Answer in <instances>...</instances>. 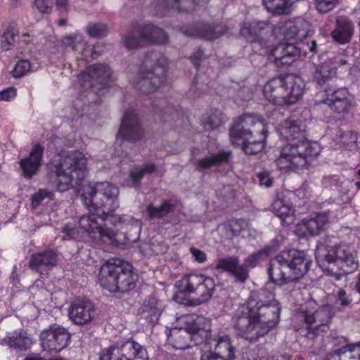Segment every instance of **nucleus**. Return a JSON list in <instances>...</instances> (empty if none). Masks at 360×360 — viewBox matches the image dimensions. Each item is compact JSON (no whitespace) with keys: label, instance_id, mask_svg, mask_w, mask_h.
Masks as SVG:
<instances>
[{"label":"nucleus","instance_id":"nucleus-1","mask_svg":"<svg viewBox=\"0 0 360 360\" xmlns=\"http://www.w3.org/2000/svg\"><path fill=\"white\" fill-rule=\"evenodd\" d=\"M119 189L108 182H97L84 186L81 195L90 214L79 218V224L88 236L98 245L117 246L116 238L119 229L130 226L136 236L131 239L135 241L139 236L141 222L130 215H115L118 208Z\"/></svg>","mask_w":360,"mask_h":360},{"label":"nucleus","instance_id":"nucleus-2","mask_svg":"<svg viewBox=\"0 0 360 360\" xmlns=\"http://www.w3.org/2000/svg\"><path fill=\"white\" fill-rule=\"evenodd\" d=\"M281 309L272 291L262 288L252 292L246 303L236 313V335L250 342L257 340L278 324Z\"/></svg>","mask_w":360,"mask_h":360},{"label":"nucleus","instance_id":"nucleus-3","mask_svg":"<svg viewBox=\"0 0 360 360\" xmlns=\"http://www.w3.org/2000/svg\"><path fill=\"white\" fill-rule=\"evenodd\" d=\"M281 138L286 140L276 165L281 170L292 171L307 168L321 153V146L316 141L305 139V130L297 122L286 120L278 128Z\"/></svg>","mask_w":360,"mask_h":360},{"label":"nucleus","instance_id":"nucleus-4","mask_svg":"<svg viewBox=\"0 0 360 360\" xmlns=\"http://www.w3.org/2000/svg\"><path fill=\"white\" fill-rule=\"evenodd\" d=\"M86 176V158L79 151H61L48 165L46 179L58 192L79 186Z\"/></svg>","mask_w":360,"mask_h":360},{"label":"nucleus","instance_id":"nucleus-5","mask_svg":"<svg viewBox=\"0 0 360 360\" xmlns=\"http://www.w3.org/2000/svg\"><path fill=\"white\" fill-rule=\"evenodd\" d=\"M311 264L312 259L306 251L284 250L270 260L267 268L269 278L279 285L296 282L309 271Z\"/></svg>","mask_w":360,"mask_h":360},{"label":"nucleus","instance_id":"nucleus-6","mask_svg":"<svg viewBox=\"0 0 360 360\" xmlns=\"http://www.w3.org/2000/svg\"><path fill=\"white\" fill-rule=\"evenodd\" d=\"M315 256L319 265L336 280L354 272L359 267L355 251L347 245L328 246L320 244L316 247Z\"/></svg>","mask_w":360,"mask_h":360},{"label":"nucleus","instance_id":"nucleus-7","mask_svg":"<svg viewBox=\"0 0 360 360\" xmlns=\"http://www.w3.org/2000/svg\"><path fill=\"white\" fill-rule=\"evenodd\" d=\"M177 292L174 300L186 306L196 307L207 303L215 290V282L212 277L204 274L184 275L175 283Z\"/></svg>","mask_w":360,"mask_h":360},{"label":"nucleus","instance_id":"nucleus-8","mask_svg":"<svg viewBox=\"0 0 360 360\" xmlns=\"http://www.w3.org/2000/svg\"><path fill=\"white\" fill-rule=\"evenodd\" d=\"M304 87V82L299 76H279L269 79L264 84L263 94L274 105H288L301 99Z\"/></svg>","mask_w":360,"mask_h":360},{"label":"nucleus","instance_id":"nucleus-9","mask_svg":"<svg viewBox=\"0 0 360 360\" xmlns=\"http://www.w3.org/2000/svg\"><path fill=\"white\" fill-rule=\"evenodd\" d=\"M137 276L128 263L112 258L101 267V285L111 292H127L136 287Z\"/></svg>","mask_w":360,"mask_h":360},{"label":"nucleus","instance_id":"nucleus-10","mask_svg":"<svg viewBox=\"0 0 360 360\" xmlns=\"http://www.w3.org/2000/svg\"><path fill=\"white\" fill-rule=\"evenodd\" d=\"M167 67V58L161 53H147L136 77V88L146 94L155 91L166 79Z\"/></svg>","mask_w":360,"mask_h":360},{"label":"nucleus","instance_id":"nucleus-11","mask_svg":"<svg viewBox=\"0 0 360 360\" xmlns=\"http://www.w3.org/2000/svg\"><path fill=\"white\" fill-rule=\"evenodd\" d=\"M209 323L203 316H197L186 328L176 329L168 336L169 344L176 349H186L195 345L208 344L211 338Z\"/></svg>","mask_w":360,"mask_h":360},{"label":"nucleus","instance_id":"nucleus-12","mask_svg":"<svg viewBox=\"0 0 360 360\" xmlns=\"http://www.w3.org/2000/svg\"><path fill=\"white\" fill-rule=\"evenodd\" d=\"M335 315V309L330 304H325L319 307L315 311H302L297 316L305 324L306 338L314 340L323 336L330 329V323Z\"/></svg>","mask_w":360,"mask_h":360},{"label":"nucleus","instance_id":"nucleus-13","mask_svg":"<svg viewBox=\"0 0 360 360\" xmlns=\"http://www.w3.org/2000/svg\"><path fill=\"white\" fill-rule=\"evenodd\" d=\"M168 41L167 34L153 25H137L123 38V44L129 50L149 44H165Z\"/></svg>","mask_w":360,"mask_h":360},{"label":"nucleus","instance_id":"nucleus-14","mask_svg":"<svg viewBox=\"0 0 360 360\" xmlns=\"http://www.w3.org/2000/svg\"><path fill=\"white\" fill-rule=\"evenodd\" d=\"M70 339V335L65 328L53 325L43 330L39 336L43 350L58 353L65 349Z\"/></svg>","mask_w":360,"mask_h":360},{"label":"nucleus","instance_id":"nucleus-15","mask_svg":"<svg viewBox=\"0 0 360 360\" xmlns=\"http://www.w3.org/2000/svg\"><path fill=\"white\" fill-rule=\"evenodd\" d=\"M111 75V69L108 65L97 63L86 68L78 75V80L84 89L94 87L96 84H100L101 88L103 89L109 84Z\"/></svg>","mask_w":360,"mask_h":360},{"label":"nucleus","instance_id":"nucleus-16","mask_svg":"<svg viewBox=\"0 0 360 360\" xmlns=\"http://www.w3.org/2000/svg\"><path fill=\"white\" fill-rule=\"evenodd\" d=\"M143 136V129L134 109H128L123 115L117 140L136 142Z\"/></svg>","mask_w":360,"mask_h":360},{"label":"nucleus","instance_id":"nucleus-17","mask_svg":"<svg viewBox=\"0 0 360 360\" xmlns=\"http://www.w3.org/2000/svg\"><path fill=\"white\" fill-rule=\"evenodd\" d=\"M181 32L188 37H200L212 41L226 34L228 32V27L224 24L210 25L197 23L181 27Z\"/></svg>","mask_w":360,"mask_h":360},{"label":"nucleus","instance_id":"nucleus-18","mask_svg":"<svg viewBox=\"0 0 360 360\" xmlns=\"http://www.w3.org/2000/svg\"><path fill=\"white\" fill-rule=\"evenodd\" d=\"M96 309L89 300L77 298L68 307L70 319L77 325H84L93 320Z\"/></svg>","mask_w":360,"mask_h":360},{"label":"nucleus","instance_id":"nucleus-19","mask_svg":"<svg viewBox=\"0 0 360 360\" xmlns=\"http://www.w3.org/2000/svg\"><path fill=\"white\" fill-rule=\"evenodd\" d=\"M302 48L292 43H282L278 44L272 50L274 63L278 67L289 66L297 60L302 55L306 56L307 51H302Z\"/></svg>","mask_w":360,"mask_h":360},{"label":"nucleus","instance_id":"nucleus-20","mask_svg":"<svg viewBox=\"0 0 360 360\" xmlns=\"http://www.w3.org/2000/svg\"><path fill=\"white\" fill-rule=\"evenodd\" d=\"M255 124H259L262 129H265L260 117L256 115L245 114L239 117L238 122L230 129L229 135L232 143H240L244 136L252 138V132L250 127Z\"/></svg>","mask_w":360,"mask_h":360},{"label":"nucleus","instance_id":"nucleus-21","mask_svg":"<svg viewBox=\"0 0 360 360\" xmlns=\"http://www.w3.org/2000/svg\"><path fill=\"white\" fill-rule=\"evenodd\" d=\"M273 26H270L268 22L252 21L244 22L240 27V34L252 42L264 44V36L271 33Z\"/></svg>","mask_w":360,"mask_h":360},{"label":"nucleus","instance_id":"nucleus-22","mask_svg":"<svg viewBox=\"0 0 360 360\" xmlns=\"http://www.w3.org/2000/svg\"><path fill=\"white\" fill-rule=\"evenodd\" d=\"M44 151V148L40 143H36L29 155L20 160L22 175L25 179H30L38 172L42 162Z\"/></svg>","mask_w":360,"mask_h":360},{"label":"nucleus","instance_id":"nucleus-23","mask_svg":"<svg viewBox=\"0 0 360 360\" xmlns=\"http://www.w3.org/2000/svg\"><path fill=\"white\" fill-rule=\"evenodd\" d=\"M214 269L218 271H226L234 277L239 283H245L249 276V269L239 264L237 257H226L216 261Z\"/></svg>","mask_w":360,"mask_h":360},{"label":"nucleus","instance_id":"nucleus-24","mask_svg":"<svg viewBox=\"0 0 360 360\" xmlns=\"http://www.w3.org/2000/svg\"><path fill=\"white\" fill-rule=\"evenodd\" d=\"M327 96L324 100V103L335 112L338 114L347 112L352 105L351 96L346 88H339L337 89H330L327 91Z\"/></svg>","mask_w":360,"mask_h":360},{"label":"nucleus","instance_id":"nucleus-25","mask_svg":"<svg viewBox=\"0 0 360 360\" xmlns=\"http://www.w3.org/2000/svg\"><path fill=\"white\" fill-rule=\"evenodd\" d=\"M57 262V252L49 249L32 255L29 266L32 270L41 273L42 270L49 269L56 266Z\"/></svg>","mask_w":360,"mask_h":360},{"label":"nucleus","instance_id":"nucleus-26","mask_svg":"<svg viewBox=\"0 0 360 360\" xmlns=\"http://www.w3.org/2000/svg\"><path fill=\"white\" fill-rule=\"evenodd\" d=\"M354 34L353 23L345 16H339L336 20V27L331 32L333 41L345 44L349 42Z\"/></svg>","mask_w":360,"mask_h":360},{"label":"nucleus","instance_id":"nucleus-27","mask_svg":"<svg viewBox=\"0 0 360 360\" xmlns=\"http://www.w3.org/2000/svg\"><path fill=\"white\" fill-rule=\"evenodd\" d=\"M1 343L15 349L27 350L32 345V340L26 330L20 329L7 333Z\"/></svg>","mask_w":360,"mask_h":360},{"label":"nucleus","instance_id":"nucleus-28","mask_svg":"<svg viewBox=\"0 0 360 360\" xmlns=\"http://www.w3.org/2000/svg\"><path fill=\"white\" fill-rule=\"evenodd\" d=\"M176 200L173 199H164L159 205H154L152 203L146 206V212L148 219H162L167 217L174 212Z\"/></svg>","mask_w":360,"mask_h":360},{"label":"nucleus","instance_id":"nucleus-29","mask_svg":"<svg viewBox=\"0 0 360 360\" xmlns=\"http://www.w3.org/2000/svg\"><path fill=\"white\" fill-rule=\"evenodd\" d=\"M337 74L336 67H332L328 63H323L317 66L313 75V80L326 92L330 91V88H327L329 83L335 77Z\"/></svg>","mask_w":360,"mask_h":360},{"label":"nucleus","instance_id":"nucleus-30","mask_svg":"<svg viewBox=\"0 0 360 360\" xmlns=\"http://www.w3.org/2000/svg\"><path fill=\"white\" fill-rule=\"evenodd\" d=\"M259 138L256 140L253 135L252 138L250 136H244L241 139L240 143H234L235 145H241L243 152L247 155H255L262 152L265 146V141L266 138V131L261 129Z\"/></svg>","mask_w":360,"mask_h":360},{"label":"nucleus","instance_id":"nucleus-31","mask_svg":"<svg viewBox=\"0 0 360 360\" xmlns=\"http://www.w3.org/2000/svg\"><path fill=\"white\" fill-rule=\"evenodd\" d=\"M328 221V213L321 212L317 213L314 217L303 219L301 225L308 231L309 235L317 236L325 229Z\"/></svg>","mask_w":360,"mask_h":360},{"label":"nucleus","instance_id":"nucleus-32","mask_svg":"<svg viewBox=\"0 0 360 360\" xmlns=\"http://www.w3.org/2000/svg\"><path fill=\"white\" fill-rule=\"evenodd\" d=\"M124 360H148L146 349L139 343L129 340L120 346Z\"/></svg>","mask_w":360,"mask_h":360},{"label":"nucleus","instance_id":"nucleus-33","mask_svg":"<svg viewBox=\"0 0 360 360\" xmlns=\"http://www.w3.org/2000/svg\"><path fill=\"white\" fill-rule=\"evenodd\" d=\"M231 155V153L230 151H219L217 153L211 154L210 156L196 160L195 166L198 170H204L212 167H217L228 162Z\"/></svg>","mask_w":360,"mask_h":360},{"label":"nucleus","instance_id":"nucleus-34","mask_svg":"<svg viewBox=\"0 0 360 360\" xmlns=\"http://www.w3.org/2000/svg\"><path fill=\"white\" fill-rule=\"evenodd\" d=\"M161 313L160 304L154 297L146 300L140 309L142 318L152 324L158 323Z\"/></svg>","mask_w":360,"mask_h":360},{"label":"nucleus","instance_id":"nucleus-35","mask_svg":"<svg viewBox=\"0 0 360 360\" xmlns=\"http://www.w3.org/2000/svg\"><path fill=\"white\" fill-rule=\"evenodd\" d=\"M309 27V22L303 19H298L288 25L285 35L287 38L302 41L308 37Z\"/></svg>","mask_w":360,"mask_h":360},{"label":"nucleus","instance_id":"nucleus-36","mask_svg":"<svg viewBox=\"0 0 360 360\" xmlns=\"http://www.w3.org/2000/svg\"><path fill=\"white\" fill-rule=\"evenodd\" d=\"M225 120V115L219 110H214L210 113L204 115L201 122L207 131L214 130L221 126Z\"/></svg>","mask_w":360,"mask_h":360},{"label":"nucleus","instance_id":"nucleus-37","mask_svg":"<svg viewBox=\"0 0 360 360\" xmlns=\"http://www.w3.org/2000/svg\"><path fill=\"white\" fill-rule=\"evenodd\" d=\"M339 360H360V342L347 344L334 352Z\"/></svg>","mask_w":360,"mask_h":360},{"label":"nucleus","instance_id":"nucleus-38","mask_svg":"<svg viewBox=\"0 0 360 360\" xmlns=\"http://www.w3.org/2000/svg\"><path fill=\"white\" fill-rule=\"evenodd\" d=\"M156 170L154 163H147L141 167H135L130 171L129 176L135 187L139 186L140 181L145 175L150 174Z\"/></svg>","mask_w":360,"mask_h":360},{"label":"nucleus","instance_id":"nucleus-39","mask_svg":"<svg viewBox=\"0 0 360 360\" xmlns=\"http://www.w3.org/2000/svg\"><path fill=\"white\" fill-rule=\"evenodd\" d=\"M340 147L347 150L357 148V134L352 131L341 132L337 139Z\"/></svg>","mask_w":360,"mask_h":360},{"label":"nucleus","instance_id":"nucleus-40","mask_svg":"<svg viewBox=\"0 0 360 360\" xmlns=\"http://www.w3.org/2000/svg\"><path fill=\"white\" fill-rule=\"evenodd\" d=\"M234 351L235 348L231 345L229 336L223 335L218 337L214 352H212L219 353L221 355H228L229 352L234 354Z\"/></svg>","mask_w":360,"mask_h":360},{"label":"nucleus","instance_id":"nucleus-41","mask_svg":"<svg viewBox=\"0 0 360 360\" xmlns=\"http://www.w3.org/2000/svg\"><path fill=\"white\" fill-rule=\"evenodd\" d=\"M272 210L274 214L281 219L283 224L288 218L291 217V208L286 205L283 200H276L272 204Z\"/></svg>","mask_w":360,"mask_h":360},{"label":"nucleus","instance_id":"nucleus-42","mask_svg":"<svg viewBox=\"0 0 360 360\" xmlns=\"http://www.w3.org/2000/svg\"><path fill=\"white\" fill-rule=\"evenodd\" d=\"M17 33L13 28L8 27L1 36L0 49L2 51H10L15 42Z\"/></svg>","mask_w":360,"mask_h":360},{"label":"nucleus","instance_id":"nucleus-43","mask_svg":"<svg viewBox=\"0 0 360 360\" xmlns=\"http://www.w3.org/2000/svg\"><path fill=\"white\" fill-rule=\"evenodd\" d=\"M155 112L160 114V120L163 122H172V121L176 122V118L179 119L180 117V112L173 106H167L164 110H155Z\"/></svg>","mask_w":360,"mask_h":360},{"label":"nucleus","instance_id":"nucleus-44","mask_svg":"<svg viewBox=\"0 0 360 360\" xmlns=\"http://www.w3.org/2000/svg\"><path fill=\"white\" fill-rule=\"evenodd\" d=\"M87 34L93 38H102L108 34V27L103 23L89 24L86 27Z\"/></svg>","mask_w":360,"mask_h":360},{"label":"nucleus","instance_id":"nucleus-45","mask_svg":"<svg viewBox=\"0 0 360 360\" xmlns=\"http://www.w3.org/2000/svg\"><path fill=\"white\" fill-rule=\"evenodd\" d=\"M100 360H124L121 355L120 347L111 346L108 349L102 350L100 354Z\"/></svg>","mask_w":360,"mask_h":360},{"label":"nucleus","instance_id":"nucleus-46","mask_svg":"<svg viewBox=\"0 0 360 360\" xmlns=\"http://www.w3.org/2000/svg\"><path fill=\"white\" fill-rule=\"evenodd\" d=\"M269 248H265L262 250L251 254L245 259L244 264L241 266H245L248 269V268L255 267L262 259V256L269 254Z\"/></svg>","mask_w":360,"mask_h":360},{"label":"nucleus","instance_id":"nucleus-47","mask_svg":"<svg viewBox=\"0 0 360 360\" xmlns=\"http://www.w3.org/2000/svg\"><path fill=\"white\" fill-rule=\"evenodd\" d=\"M31 64L27 60H20L15 64L13 70V76L15 78L25 75L30 70Z\"/></svg>","mask_w":360,"mask_h":360},{"label":"nucleus","instance_id":"nucleus-48","mask_svg":"<svg viewBox=\"0 0 360 360\" xmlns=\"http://www.w3.org/2000/svg\"><path fill=\"white\" fill-rule=\"evenodd\" d=\"M32 6L40 13L49 14L52 11L53 2L51 0H32Z\"/></svg>","mask_w":360,"mask_h":360},{"label":"nucleus","instance_id":"nucleus-49","mask_svg":"<svg viewBox=\"0 0 360 360\" xmlns=\"http://www.w3.org/2000/svg\"><path fill=\"white\" fill-rule=\"evenodd\" d=\"M52 193L47 190L40 189L38 192L33 194L31 197V205L36 207L41 203L45 198H51Z\"/></svg>","mask_w":360,"mask_h":360},{"label":"nucleus","instance_id":"nucleus-50","mask_svg":"<svg viewBox=\"0 0 360 360\" xmlns=\"http://www.w3.org/2000/svg\"><path fill=\"white\" fill-rule=\"evenodd\" d=\"M83 41L82 35L79 33H74L63 38L61 42L65 47L75 49L76 44H80Z\"/></svg>","mask_w":360,"mask_h":360},{"label":"nucleus","instance_id":"nucleus-51","mask_svg":"<svg viewBox=\"0 0 360 360\" xmlns=\"http://www.w3.org/2000/svg\"><path fill=\"white\" fill-rule=\"evenodd\" d=\"M315 2L318 11L326 13L335 7L338 0H315Z\"/></svg>","mask_w":360,"mask_h":360},{"label":"nucleus","instance_id":"nucleus-52","mask_svg":"<svg viewBox=\"0 0 360 360\" xmlns=\"http://www.w3.org/2000/svg\"><path fill=\"white\" fill-rule=\"evenodd\" d=\"M198 3L195 0H174L173 8L176 12H188L192 8L191 4L195 5Z\"/></svg>","mask_w":360,"mask_h":360},{"label":"nucleus","instance_id":"nucleus-53","mask_svg":"<svg viewBox=\"0 0 360 360\" xmlns=\"http://www.w3.org/2000/svg\"><path fill=\"white\" fill-rule=\"evenodd\" d=\"M235 354L229 353L228 355L219 354V353L206 352L201 355L200 360H234Z\"/></svg>","mask_w":360,"mask_h":360},{"label":"nucleus","instance_id":"nucleus-54","mask_svg":"<svg viewBox=\"0 0 360 360\" xmlns=\"http://www.w3.org/2000/svg\"><path fill=\"white\" fill-rule=\"evenodd\" d=\"M243 221L241 219H233L226 224L227 229L233 235H238L243 229Z\"/></svg>","mask_w":360,"mask_h":360},{"label":"nucleus","instance_id":"nucleus-55","mask_svg":"<svg viewBox=\"0 0 360 360\" xmlns=\"http://www.w3.org/2000/svg\"><path fill=\"white\" fill-rule=\"evenodd\" d=\"M62 233L65 234L66 239H76L79 236L78 229L70 224H65L62 229Z\"/></svg>","mask_w":360,"mask_h":360},{"label":"nucleus","instance_id":"nucleus-56","mask_svg":"<svg viewBox=\"0 0 360 360\" xmlns=\"http://www.w3.org/2000/svg\"><path fill=\"white\" fill-rule=\"evenodd\" d=\"M17 92L15 87H8L0 91V101H11L16 96Z\"/></svg>","mask_w":360,"mask_h":360},{"label":"nucleus","instance_id":"nucleus-57","mask_svg":"<svg viewBox=\"0 0 360 360\" xmlns=\"http://www.w3.org/2000/svg\"><path fill=\"white\" fill-rule=\"evenodd\" d=\"M203 57L204 51L200 48L196 49L190 57L192 63L194 65L197 70H199L200 62Z\"/></svg>","mask_w":360,"mask_h":360},{"label":"nucleus","instance_id":"nucleus-58","mask_svg":"<svg viewBox=\"0 0 360 360\" xmlns=\"http://www.w3.org/2000/svg\"><path fill=\"white\" fill-rule=\"evenodd\" d=\"M190 252L197 262L202 264L206 262L207 255L203 251L196 248L191 247L190 248Z\"/></svg>","mask_w":360,"mask_h":360},{"label":"nucleus","instance_id":"nucleus-59","mask_svg":"<svg viewBox=\"0 0 360 360\" xmlns=\"http://www.w3.org/2000/svg\"><path fill=\"white\" fill-rule=\"evenodd\" d=\"M259 183L261 186H265L269 188L272 186V179L270 177V174L267 171L260 172L257 174Z\"/></svg>","mask_w":360,"mask_h":360},{"label":"nucleus","instance_id":"nucleus-60","mask_svg":"<svg viewBox=\"0 0 360 360\" xmlns=\"http://www.w3.org/2000/svg\"><path fill=\"white\" fill-rule=\"evenodd\" d=\"M338 300L342 306H347L351 302V300L347 297L346 292L343 289H340L338 290Z\"/></svg>","mask_w":360,"mask_h":360},{"label":"nucleus","instance_id":"nucleus-61","mask_svg":"<svg viewBox=\"0 0 360 360\" xmlns=\"http://www.w3.org/2000/svg\"><path fill=\"white\" fill-rule=\"evenodd\" d=\"M56 8L60 11H66L69 7V0H56Z\"/></svg>","mask_w":360,"mask_h":360},{"label":"nucleus","instance_id":"nucleus-62","mask_svg":"<svg viewBox=\"0 0 360 360\" xmlns=\"http://www.w3.org/2000/svg\"><path fill=\"white\" fill-rule=\"evenodd\" d=\"M95 48H91L90 46L86 47L82 51V55L84 57L87 58L89 57V53H90L89 56L94 58L97 56V54H96Z\"/></svg>","mask_w":360,"mask_h":360},{"label":"nucleus","instance_id":"nucleus-63","mask_svg":"<svg viewBox=\"0 0 360 360\" xmlns=\"http://www.w3.org/2000/svg\"><path fill=\"white\" fill-rule=\"evenodd\" d=\"M333 63L335 65L340 67L347 65L348 63V61L345 58V57L337 56L334 58Z\"/></svg>","mask_w":360,"mask_h":360},{"label":"nucleus","instance_id":"nucleus-64","mask_svg":"<svg viewBox=\"0 0 360 360\" xmlns=\"http://www.w3.org/2000/svg\"><path fill=\"white\" fill-rule=\"evenodd\" d=\"M307 46L309 51L314 53L317 47L316 41L311 40L309 44H307Z\"/></svg>","mask_w":360,"mask_h":360}]
</instances>
